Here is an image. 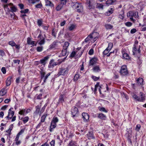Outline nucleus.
<instances>
[{"label": "nucleus", "instance_id": "obj_1", "mask_svg": "<svg viewBox=\"0 0 146 146\" xmlns=\"http://www.w3.org/2000/svg\"><path fill=\"white\" fill-rule=\"evenodd\" d=\"M98 34L96 32H93L90 34L85 39V41L88 42L90 40H92V42H94L98 38Z\"/></svg>", "mask_w": 146, "mask_h": 146}, {"label": "nucleus", "instance_id": "obj_2", "mask_svg": "<svg viewBox=\"0 0 146 146\" xmlns=\"http://www.w3.org/2000/svg\"><path fill=\"white\" fill-rule=\"evenodd\" d=\"M138 12L134 11H129L127 13V17L129 18L131 21L134 20L133 18V17L137 18L138 17Z\"/></svg>", "mask_w": 146, "mask_h": 146}, {"label": "nucleus", "instance_id": "obj_3", "mask_svg": "<svg viewBox=\"0 0 146 146\" xmlns=\"http://www.w3.org/2000/svg\"><path fill=\"white\" fill-rule=\"evenodd\" d=\"M138 42L136 41L135 42L133 48V52L134 55L136 54H139L141 52L140 46L138 45Z\"/></svg>", "mask_w": 146, "mask_h": 146}, {"label": "nucleus", "instance_id": "obj_4", "mask_svg": "<svg viewBox=\"0 0 146 146\" xmlns=\"http://www.w3.org/2000/svg\"><path fill=\"white\" fill-rule=\"evenodd\" d=\"M113 46V44L111 43H110L108 44V47L103 51V54L104 55H107V57L109 56L110 54L114 52V51L112 52H110V53L108 54L110 51V50L111 49Z\"/></svg>", "mask_w": 146, "mask_h": 146}, {"label": "nucleus", "instance_id": "obj_5", "mask_svg": "<svg viewBox=\"0 0 146 146\" xmlns=\"http://www.w3.org/2000/svg\"><path fill=\"white\" fill-rule=\"evenodd\" d=\"M38 41L36 43L40 45H43L45 43V38L41 34H39L38 36Z\"/></svg>", "mask_w": 146, "mask_h": 146}, {"label": "nucleus", "instance_id": "obj_6", "mask_svg": "<svg viewBox=\"0 0 146 146\" xmlns=\"http://www.w3.org/2000/svg\"><path fill=\"white\" fill-rule=\"evenodd\" d=\"M120 73L123 76L126 75L127 74L128 71L126 65H124L121 66Z\"/></svg>", "mask_w": 146, "mask_h": 146}, {"label": "nucleus", "instance_id": "obj_7", "mask_svg": "<svg viewBox=\"0 0 146 146\" xmlns=\"http://www.w3.org/2000/svg\"><path fill=\"white\" fill-rule=\"evenodd\" d=\"M68 71V69L67 68H60L59 69V70L58 75L59 76L60 75H65L67 74Z\"/></svg>", "mask_w": 146, "mask_h": 146}, {"label": "nucleus", "instance_id": "obj_8", "mask_svg": "<svg viewBox=\"0 0 146 146\" xmlns=\"http://www.w3.org/2000/svg\"><path fill=\"white\" fill-rule=\"evenodd\" d=\"M13 109V108H11L9 110L8 115L5 117L6 120H9L13 117L14 113V112L12 111Z\"/></svg>", "mask_w": 146, "mask_h": 146}, {"label": "nucleus", "instance_id": "obj_9", "mask_svg": "<svg viewBox=\"0 0 146 146\" xmlns=\"http://www.w3.org/2000/svg\"><path fill=\"white\" fill-rule=\"evenodd\" d=\"M60 64V63H56L54 62V60L53 59H52L50 60L49 62L48 67L49 68H52L54 66L59 65Z\"/></svg>", "mask_w": 146, "mask_h": 146}, {"label": "nucleus", "instance_id": "obj_10", "mask_svg": "<svg viewBox=\"0 0 146 146\" xmlns=\"http://www.w3.org/2000/svg\"><path fill=\"white\" fill-rule=\"evenodd\" d=\"M77 11L78 12H82L83 11V7L81 4L76 3L75 4Z\"/></svg>", "mask_w": 146, "mask_h": 146}, {"label": "nucleus", "instance_id": "obj_11", "mask_svg": "<svg viewBox=\"0 0 146 146\" xmlns=\"http://www.w3.org/2000/svg\"><path fill=\"white\" fill-rule=\"evenodd\" d=\"M49 58V57L48 56H47L45 57H44L43 59H41L39 61V63L42 64L44 66Z\"/></svg>", "mask_w": 146, "mask_h": 146}, {"label": "nucleus", "instance_id": "obj_12", "mask_svg": "<svg viewBox=\"0 0 146 146\" xmlns=\"http://www.w3.org/2000/svg\"><path fill=\"white\" fill-rule=\"evenodd\" d=\"M41 106V103H40L36 107V110L34 113V116H36L40 112V108Z\"/></svg>", "mask_w": 146, "mask_h": 146}, {"label": "nucleus", "instance_id": "obj_13", "mask_svg": "<svg viewBox=\"0 0 146 146\" xmlns=\"http://www.w3.org/2000/svg\"><path fill=\"white\" fill-rule=\"evenodd\" d=\"M92 0H87L86 4L88 5L89 9L93 8L94 5L93 3Z\"/></svg>", "mask_w": 146, "mask_h": 146}, {"label": "nucleus", "instance_id": "obj_14", "mask_svg": "<svg viewBox=\"0 0 146 146\" xmlns=\"http://www.w3.org/2000/svg\"><path fill=\"white\" fill-rule=\"evenodd\" d=\"M71 111L73 117H74L78 112V109L77 108L74 106L72 108Z\"/></svg>", "mask_w": 146, "mask_h": 146}, {"label": "nucleus", "instance_id": "obj_15", "mask_svg": "<svg viewBox=\"0 0 146 146\" xmlns=\"http://www.w3.org/2000/svg\"><path fill=\"white\" fill-rule=\"evenodd\" d=\"M82 118L84 121H87L89 118V115L87 113H83L82 114Z\"/></svg>", "mask_w": 146, "mask_h": 146}, {"label": "nucleus", "instance_id": "obj_16", "mask_svg": "<svg viewBox=\"0 0 146 146\" xmlns=\"http://www.w3.org/2000/svg\"><path fill=\"white\" fill-rule=\"evenodd\" d=\"M27 43L28 44L31 45L33 46H36L37 44L35 41L31 40L29 38L27 39Z\"/></svg>", "mask_w": 146, "mask_h": 146}, {"label": "nucleus", "instance_id": "obj_17", "mask_svg": "<svg viewBox=\"0 0 146 146\" xmlns=\"http://www.w3.org/2000/svg\"><path fill=\"white\" fill-rule=\"evenodd\" d=\"M46 6H49L51 7H54V4L51 1L49 0H44Z\"/></svg>", "mask_w": 146, "mask_h": 146}, {"label": "nucleus", "instance_id": "obj_18", "mask_svg": "<svg viewBox=\"0 0 146 146\" xmlns=\"http://www.w3.org/2000/svg\"><path fill=\"white\" fill-rule=\"evenodd\" d=\"M97 62V59L96 58H94L91 59L89 62L90 66L96 64Z\"/></svg>", "mask_w": 146, "mask_h": 146}, {"label": "nucleus", "instance_id": "obj_19", "mask_svg": "<svg viewBox=\"0 0 146 146\" xmlns=\"http://www.w3.org/2000/svg\"><path fill=\"white\" fill-rule=\"evenodd\" d=\"M140 97H139V102H143L145 100V94L142 92L140 93Z\"/></svg>", "mask_w": 146, "mask_h": 146}, {"label": "nucleus", "instance_id": "obj_20", "mask_svg": "<svg viewBox=\"0 0 146 146\" xmlns=\"http://www.w3.org/2000/svg\"><path fill=\"white\" fill-rule=\"evenodd\" d=\"M98 117L102 120H105L106 119V115L102 113L99 114Z\"/></svg>", "mask_w": 146, "mask_h": 146}, {"label": "nucleus", "instance_id": "obj_21", "mask_svg": "<svg viewBox=\"0 0 146 146\" xmlns=\"http://www.w3.org/2000/svg\"><path fill=\"white\" fill-rule=\"evenodd\" d=\"M56 123L51 121V123L50 127V132H52L53 129L56 127Z\"/></svg>", "mask_w": 146, "mask_h": 146}, {"label": "nucleus", "instance_id": "obj_22", "mask_svg": "<svg viewBox=\"0 0 146 146\" xmlns=\"http://www.w3.org/2000/svg\"><path fill=\"white\" fill-rule=\"evenodd\" d=\"M137 82L139 85L143 84V79L142 78H139L137 80Z\"/></svg>", "mask_w": 146, "mask_h": 146}, {"label": "nucleus", "instance_id": "obj_23", "mask_svg": "<svg viewBox=\"0 0 146 146\" xmlns=\"http://www.w3.org/2000/svg\"><path fill=\"white\" fill-rule=\"evenodd\" d=\"M87 137L89 139H93L94 138L92 132H89L86 135Z\"/></svg>", "mask_w": 146, "mask_h": 146}, {"label": "nucleus", "instance_id": "obj_24", "mask_svg": "<svg viewBox=\"0 0 146 146\" xmlns=\"http://www.w3.org/2000/svg\"><path fill=\"white\" fill-rule=\"evenodd\" d=\"M11 5H13V4L12 3H10L6 4L4 5V8L5 10L8 11H10V9L8 6H9L11 7Z\"/></svg>", "mask_w": 146, "mask_h": 146}, {"label": "nucleus", "instance_id": "obj_25", "mask_svg": "<svg viewBox=\"0 0 146 146\" xmlns=\"http://www.w3.org/2000/svg\"><path fill=\"white\" fill-rule=\"evenodd\" d=\"M62 4L60 3V4L58 5L56 7V10L58 11L60 10L63 7V5Z\"/></svg>", "mask_w": 146, "mask_h": 146}, {"label": "nucleus", "instance_id": "obj_26", "mask_svg": "<svg viewBox=\"0 0 146 146\" xmlns=\"http://www.w3.org/2000/svg\"><path fill=\"white\" fill-rule=\"evenodd\" d=\"M47 115L48 114L46 113H45L42 116L41 118V122H43L44 121L45 118Z\"/></svg>", "mask_w": 146, "mask_h": 146}, {"label": "nucleus", "instance_id": "obj_27", "mask_svg": "<svg viewBox=\"0 0 146 146\" xmlns=\"http://www.w3.org/2000/svg\"><path fill=\"white\" fill-rule=\"evenodd\" d=\"M11 78L10 77H8L7 79L6 83L7 86H9L10 85L11 82Z\"/></svg>", "mask_w": 146, "mask_h": 146}, {"label": "nucleus", "instance_id": "obj_28", "mask_svg": "<svg viewBox=\"0 0 146 146\" xmlns=\"http://www.w3.org/2000/svg\"><path fill=\"white\" fill-rule=\"evenodd\" d=\"M6 93V90L5 89H3L0 91V96H3Z\"/></svg>", "mask_w": 146, "mask_h": 146}, {"label": "nucleus", "instance_id": "obj_29", "mask_svg": "<svg viewBox=\"0 0 146 146\" xmlns=\"http://www.w3.org/2000/svg\"><path fill=\"white\" fill-rule=\"evenodd\" d=\"M11 11L12 12H16L17 10V9L15 6L13 5H13H11V7H10Z\"/></svg>", "mask_w": 146, "mask_h": 146}, {"label": "nucleus", "instance_id": "obj_30", "mask_svg": "<svg viewBox=\"0 0 146 146\" xmlns=\"http://www.w3.org/2000/svg\"><path fill=\"white\" fill-rule=\"evenodd\" d=\"M123 57L124 59H125L127 60L130 58L129 55L126 53H124L123 54Z\"/></svg>", "mask_w": 146, "mask_h": 146}, {"label": "nucleus", "instance_id": "obj_31", "mask_svg": "<svg viewBox=\"0 0 146 146\" xmlns=\"http://www.w3.org/2000/svg\"><path fill=\"white\" fill-rule=\"evenodd\" d=\"M19 137L16 136L15 139V144L17 145L20 144L21 143V141L19 140Z\"/></svg>", "mask_w": 146, "mask_h": 146}, {"label": "nucleus", "instance_id": "obj_32", "mask_svg": "<svg viewBox=\"0 0 146 146\" xmlns=\"http://www.w3.org/2000/svg\"><path fill=\"white\" fill-rule=\"evenodd\" d=\"M115 0H108L106 3V4L108 5H111L113 3L115 2Z\"/></svg>", "mask_w": 146, "mask_h": 146}, {"label": "nucleus", "instance_id": "obj_33", "mask_svg": "<svg viewBox=\"0 0 146 146\" xmlns=\"http://www.w3.org/2000/svg\"><path fill=\"white\" fill-rule=\"evenodd\" d=\"M69 43L67 42H65L63 46V49L66 50L69 45Z\"/></svg>", "mask_w": 146, "mask_h": 146}, {"label": "nucleus", "instance_id": "obj_34", "mask_svg": "<svg viewBox=\"0 0 146 146\" xmlns=\"http://www.w3.org/2000/svg\"><path fill=\"white\" fill-rule=\"evenodd\" d=\"M70 146H77V143L75 141H71L69 143Z\"/></svg>", "mask_w": 146, "mask_h": 146}, {"label": "nucleus", "instance_id": "obj_35", "mask_svg": "<svg viewBox=\"0 0 146 146\" xmlns=\"http://www.w3.org/2000/svg\"><path fill=\"white\" fill-rule=\"evenodd\" d=\"M76 27V25L74 24H71L68 27L69 30L70 31H72Z\"/></svg>", "mask_w": 146, "mask_h": 146}, {"label": "nucleus", "instance_id": "obj_36", "mask_svg": "<svg viewBox=\"0 0 146 146\" xmlns=\"http://www.w3.org/2000/svg\"><path fill=\"white\" fill-rule=\"evenodd\" d=\"M105 27L106 29H111L113 27V25L108 24H105Z\"/></svg>", "mask_w": 146, "mask_h": 146}, {"label": "nucleus", "instance_id": "obj_37", "mask_svg": "<svg viewBox=\"0 0 146 146\" xmlns=\"http://www.w3.org/2000/svg\"><path fill=\"white\" fill-rule=\"evenodd\" d=\"M40 0H28L29 3L34 4L37 2H39Z\"/></svg>", "mask_w": 146, "mask_h": 146}, {"label": "nucleus", "instance_id": "obj_38", "mask_svg": "<svg viewBox=\"0 0 146 146\" xmlns=\"http://www.w3.org/2000/svg\"><path fill=\"white\" fill-rule=\"evenodd\" d=\"M132 97L135 100L139 101V97L137 96L135 94H133L132 95Z\"/></svg>", "mask_w": 146, "mask_h": 146}, {"label": "nucleus", "instance_id": "obj_39", "mask_svg": "<svg viewBox=\"0 0 146 146\" xmlns=\"http://www.w3.org/2000/svg\"><path fill=\"white\" fill-rule=\"evenodd\" d=\"M65 96L64 95H61L60 96L59 98V101L60 102H61L62 103L64 101V98Z\"/></svg>", "mask_w": 146, "mask_h": 146}, {"label": "nucleus", "instance_id": "obj_40", "mask_svg": "<svg viewBox=\"0 0 146 146\" xmlns=\"http://www.w3.org/2000/svg\"><path fill=\"white\" fill-rule=\"evenodd\" d=\"M57 45V42L54 41L51 44L50 46V48L51 49L55 47Z\"/></svg>", "mask_w": 146, "mask_h": 146}, {"label": "nucleus", "instance_id": "obj_41", "mask_svg": "<svg viewBox=\"0 0 146 146\" xmlns=\"http://www.w3.org/2000/svg\"><path fill=\"white\" fill-rule=\"evenodd\" d=\"M43 47L42 46H39L36 48V50L38 52H40L42 51L43 49Z\"/></svg>", "mask_w": 146, "mask_h": 146}, {"label": "nucleus", "instance_id": "obj_42", "mask_svg": "<svg viewBox=\"0 0 146 146\" xmlns=\"http://www.w3.org/2000/svg\"><path fill=\"white\" fill-rule=\"evenodd\" d=\"M67 54V50L63 49L61 52V54L62 56H65Z\"/></svg>", "mask_w": 146, "mask_h": 146}, {"label": "nucleus", "instance_id": "obj_43", "mask_svg": "<svg viewBox=\"0 0 146 146\" xmlns=\"http://www.w3.org/2000/svg\"><path fill=\"white\" fill-rule=\"evenodd\" d=\"M29 119V117L28 116H27L23 118L22 119V121H23L24 123H25L28 121Z\"/></svg>", "mask_w": 146, "mask_h": 146}, {"label": "nucleus", "instance_id": "obj_44", "mask_svg": "<svg viewBox=\"0 0 146 146\" xmlns=\"http://www.w3.org/2000/svg\"><path fill=\"white\" fill-rule=\"evenodd\" d=\"M24 129H21V131H20V132L17 135V136L19 137L20 135H21L22 134H23L24 133Z\"/></svg>", "mask_w": 146, "mask_h": 146}, {"label": "nucleus", "instance_id": "obj_45", "mask_svg": "<svg viewBox=\"0 0 146 146\" xmlns=\"http://www.w3.org/2000/svg\"><path fill=\"white\" fill-rule=\"evenodd\" d=\"M93 69L95 72H97L100 70L99 67L98 66H95Z\"/></svg>", "mask_w": 146, "mask_h": 146}, {"label": "nucleus", "instance_id": "obj_46", "mask_svg": "<svg viewBox=\"0 0 146 146\" xmlns=\"http://www.w3.org/2000/svg\"><path fill=\"white\" fill-rule=\"evenodd\" d=\"M45 73L44 72H41V80H43V82L44 81V79L45 77Z\"/></svg>", "mask_w": 146, "mask_h": 146}, {"label": "nucleus", "instance_id": "obj_47", "mask_svg": "<svg viewBox=\"0 0 146 146\" xmlns=\"http://www.w3.org/2000/svg\"><path fill=\"white\" fill-rule=\"evenodd\" d=\"M98 108L99 110L101 111H104L106 113L107 112V111L104 108L99 107Z\"/></svg>", "mask_w": 146, "mask_h": 146}, {"label": "nucleus", "instance_id": "obj_48", "mask_svg": "<svg viewBox=\"0 0 146 146\" xmlns=\"http://www.w3.org/2000/svg\"><path fill=\"white\" fill-rule=\"evenodd\" d=\"M25 109H23L21 110L19 112V113L21 115H23L25 113Z\"/></svg>", "mask_w": 146, "mask_h": 146}, {"label": "nucleus", "instance_id": "obj_49", "mask_svg": "<svg viewBox=\"0 0 146 146\" xmlns=\"http://www.w3.org/2000/svg\"><path fill=\"white\" fill-rule=\"evenodd\" d=\"M77 52V51L76 52H75L74 51H72L70 54V57L72 58L74 57Z\"/></svg>", "mask_w": 146, "mask_h": 146}, {"label": "nucleus", "instance_id": "obj_50", "mask_svg": "<svg viewBox=\"0 0 146 146\" xmlns=\"http://www.w3.org/2000/svg\"><path fill=\"white\" fill-rule=\"evenodd\" d=\"M125 24L126 26L128 27H130L132 25V23L130 22H126L125 23Z\"/></svg>", "mask_w": 146, "mask_h": 146}, {"label": "nucleus", "instance_id": "obj_51", "mask_svg": "<svg viewBox=\"0 0 146 146\" xmlns=\"http://www.w3.org/2000/svg\"><path fill=\"white\" fill-rule=\"evenodd\" d=\"M97 7L100 9H103V5L100 3H97L96 5Z\"/></svg>", "mask_w": 146, "mask_h": 146}, {"label": "nucleus", "instance_id": "obj_52", "mask_svg": "<svg viewBox=\"0 0 146 146\" xmlns=\"http://www.w3.org/2000/svg\"><path fill=\"white\" fill-rule=\"evenodd\" d=\"M92 79L95 81L98 80L100 78L99 77H96L95 76H92Z\"/></svg>", "mask_w": 146, "mask_h": 146}, {"label": "nucleus", "instance_id": "obj_53", "mask_svg": "<svg viewBox=\"0 0 146 146\" xmlns=\"http://www.w3.org/2000/svg\"><path fill=\"white\" fill-rule=\"evenodd\" d=\"M58 120L57 117H54L53 118L52 121L56 123L58 121Z\"/></svg>", "mask_w": 146, "mask_h": 146}, {"label": "nucleus", "instance_id": "obj_54", "mask_svg": "<svg viewBox=\"0 0 146 146\" xmlns=\"http://www.w3.org/2000/svg\"><path fill=\"white\" fill-rule=\"evenodd\" d=\"M68 0H60L61 3L63 5H65Z\"/></svg>", "mask_w": 146, "mask_h": 146}, {"label": "nucleus", "instance_id": "obj_55", "mask_svg": "<svg viewBox=\"0 0 146 146\" xmlns=\"http://www.w3.org/2000/svg\"><path fill=\"white\" fill-rule=\"evenodd\" d=\"M15 44L16 43L14 42L13 41H9V44L12 46H14Z\"/></svg>", "mask_w": 146, "mask_h": 146}, {"label": "nucleus", "instance_id": "obj_56", "mask_svg": "<svg viewBox=\"0 0 146 146\" xmlns=\"http://www.w3.org/2000/svg\"><path fill=\"white\" fill-rule=\"evenodd\" d=\"M37 24L39 26H41L42 24V20L41 19L38 20L37 21Z\"/></svg>", "mask_w": 146, "mask_h": 146}, {"label": "nucleus", "instance_id": "obj_57", "mask_svg": "<svg viewBox=\"0 0 146 146\" xmlns=\"http://www.w3.org/2000/svg\"><path fill=\"white\" fill-rule=\"evenodd\" d=\"M29 9H26L23 10H21L20 11L21 13H27L29 11Z\"/></svg>", "mask_w": 146, "mask_h": 146}, {"label": "nucleus", "instance_id": "obj_58", "mask_svg": "<svg viewBox=\"0 0 146 146\" xmlns=\"http://www.w3.org/2000/svg\"><path fill=\"white\" fill-rule=\"evenodd\" d=\"M113 12V11L112 9H111L110 10H108L107 12V14L108 15H110V14L112 13Z\"/></svg>", "mask_w": 146, "mask_h": 146}, {"label": "nucleus", "instance_id": "obj_59", "mask_svg": "<svg viewBox=\"0 0 146 146\" xmlns=\"http://www.w3.org/2000/svg\"><path fill=\"white\" fill-rule=\"evenodd\" d=\"M42 7V5L41 3L35 5L36 7L41 8Z\"/></svg>", "mask_w": 146, "mask_h": 146}, {"label": "nucleus", "instance_id": "obj_60", "mask_svg": "<svg viewBox=\"0 0 146 146\" xmlns=\"http://www.w3.org/2000/svg\"><path fill=\"white\" fill-rule=\"evenodd\" d=\"M94 50L92 48L90 50H89L88 54L90 55H92L94 53Z\"/></svg>", "mask_w": 146, "mask_h": 146}, {"label": "nucleus", "instance_id": "obj_61", "mask_svg": "<svg viewBox=\"0 0 146 146\" xmlns=\"http://www.w3.org/2000/svg\"><path fill=\"white\" fill-rule=\"evenodd\" d=\"M50 75V73H49L47 74L46 76H45L44 77V82H45L46 81V80L47 78L48 77V76H49Z\"/></svg>", "mask_w": 146, "mask_h": 146}, {"label": "nucleus", "instance_id": "obj_62", "mask_svg": "<svg viewBox=\"0 0 146 146\" xmlns=\"http://www.w3.org/2000/svg\"><path fill=\"white\" fill-rule=\"evenodd\" d=\"M55 142V141L54 140H53L51 141L50 143L51 146H54Z\"/></svg>", "mask_w": 146, "mask_h": 146}, {"label": "nucleus", "instance_id": "obj_63", "mask_svg": "<svg viewBox=\"0 0 146 146\" xmlns=\"http://www.w3.org/2000/svg\"><path fill=\"white\" fill-rule=\"evenodd\" d=\"M136 30L135 29H131L130 31V33L131 34H133L136 32Z\"/></svg>", "mask_w": 146, "mask_h": 146}, {"label": "nucleus", "instance_id": "obj_64", "mask_svg": "<svg viewBox=\"0 0 146 146\" xmlns=\"http://www.w3.org/2000/svg\"><path fill=\"white\" fill-rule=\"evenodd\" d=\"M79 75L78 74H76L74 76V79L75 80H77L79 78Z\"/></svg>", "mask_w": 146, "mask_h": 146}]
</instances>
